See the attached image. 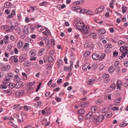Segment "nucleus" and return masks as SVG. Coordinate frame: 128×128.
Returning a JSON list of instances; mask_svg holds the SVG:
<instances>
[{
  "label": "nucleus",
  "instance_id": "obj_27",
  "mask_svg": "<svg viewBox=\"0 0 128 128\" xmlns=\"http://www.w3.org/2000/svg\"><path fill=\"white\" fill-rule=\"evenodd\" d=\"M11 4L10 2H6L5 4V6L6 8H8L11 6Z\"/></svg>",
  "mask_w": 128,
  "mask_h": 128
},
{
  "label": "nucleus",
  "instance_id": "obj_48",
  "mask_svg": "<svg viewBox=\"0 0 128 128\" xmlns=\"http://www.w3.org/2000/svg\"><path fill=\"white\" fill-rule=\"evenodd\" d=\"M44 50L43 48L40 50L39 52V54L40 55H41L43 53V52L44 51Z\"/></svg>",
  "mask_w": 128,
  "mask_h": 128
},
{
  "label": "nucleus",
  "instance_id": "obj_6",
  "mask_svg": "<svg viewBox=\"0 0 128 128\" xmlns=\"http://www.w3.org/2000/svg\"><path fill=\"white\" fill-rule=\"evenodd\" d=\"M10 66L9 65H6L3 67L1 69V70L3 71H8L10 69Z\"/></svg>",
  "mask_w": 128,
  "mask_h": 128
},
{
  "label": "nucleus",
  "instance_id": "obj_29",
  "mask_svg": "<svg viewBox=\"0 0 128 128\" xmlns=\"http://www.w3.org/2000/svg\"><path fill=\"white\" fill-rule=\"evenodd\" d=\"M79 114H82L85 112L84 110L82 108H81L78 110Z\"/></svg>",
  "mask_w": 128,
  "mask_h": 128
},
{
  "label": "nucleus",
  "instance_id": "obj_28",
  "mask_svg": "<svg viewBox=\"0 0 128 128\" xmlns=\"http://www.w3.org/2000/svg\"><path fill=\"white\" fill-rule=\"evenodd\" d=\"M26 57H24L23 55L21 56L20 57L19 62H21L24 60L26 59Z\"/></svg>",
  "mask_w": 128,
  "mask_h": 128
},
{
  "label": "nucleus",
  "instance_id": "obj_64",
  "mask_svg": "<svg viewBox=\"0 0 128 128\" xmlns=\"http://www.w3.org/2000/svg\"><path fill=\"white\" fill-rule=\"evenodd\" d=\"M5 13L7 14H9L10 12V10H9L8 9H6V10L5 12Z\"/></svg>",
  "mask_w": 128,
  "mask_h": 128
},
{
  "label": "nucleus",
  "instance_id": "obj_59",
  "mask_svg": "<svg viewBox=\"0 0 128 128\" xmlns=\"http://www.w3.org/2000/svg\"><path fill=\"white\" fill-rule=\"evenodd\" d=\"M119 62L118 61H116L114 63V66L115 67L117 66H118L119 64Z\"/></svg>",
  "mask_w": 128,
  "mask_h": 128
},
{
  "label": "nucleus",
  "instance_id": "obj_15",
  "mask_svg": "<svg viewBox=\"0 0 128 128\" xmlns=\"http://www.w3.org/2000/svg\"><path fill=\"white\" fill-rule=\"evenodd\" d=\"M15 85V88H20L21 85L23 84V82L21 81L18 82Z\"/></svg>",
  "mask_w": 128,
  "mask_h": 128
},
{
  "label": "nucleus",
  "instance_id": "obj_24",
  "mask_svg": "<svg viewBox=\"0 0 128 128\" xmlns=\"http://www.w3.org/2000/svg\"><path fill=\"white\" fill-rule=\"evenodd\" d=\"M22 45L23 43L22 41H20L18 42L17 46L18 48H20Z\"/></svg>",
  "mask_w": 128,
  "mask_h": 128
},
{
  "label": "nucleus",
  "instance_id": "obj_7",
  "mask_svg": "<svg viewBox=\"0 0 128 128\" xmlns=\"http://www.w3.org/2000/svg\"><path fill=\"white\" fill-rule=\"evenodd\" d=\"M104 9V7L103 6H101L97 8L95 11L96 13H99L102 11Z\"/></svg>",
  "mask_w": 128,
  "mask_h": 128
},
{
  "label": "nucleus",
  "instance_id": "obj_49",
  "mask_svg": "<svg viewBox=\"0 0 128 128\" xmlns=\"http://www.w3.org/2000/svg\"><path fill=\"white\" fill-rule=\"evenodd\" d=\"M120 100H121L120 98H118L114 100V102L116 103H119L120 102Z\"/></svg>",
  "mask_w": 128,
  "mask_h": 128
},
{
  "label": "nucleus",
  "instance_id": "obj_51",
  "mask_svg": "<svg viewBox=\"0 0 128 128\" xmlns=\"http://www.w3.org/2000/svg\"><path fill=\"white\" fill-rule=\"evenodd\" d=\"M8 26L7 25L2 26L1 27V28L2 30H5L7 28Z\"/></svg>",
  "mask_w": 128,
  "mask_h": 128
},
{
  "label": "nucleus",
  "instance_id": "obj_62",
  "mask_svg": "<svg viewBox=\"0 0 128 128\" xmlns=\"http://www.w3.org/2000/svg\"><path fill=\"white\" fill-rule=\"evenodd\" d=\"M10 38L11 40L12 41H14L15 40V38H14V36L12 35L10 36Z\"/></svg>",
  "mask_w": 128,
  "mask_h": 128
},
{
  "label": "nucleus",
  "instance_id": "obj_5",
  "mask_svg": "<svg viewBox=\"0 0 128 128\" xmlns=\"http://www.w3.org/2000/svg\"><path fill=\"white\" fill-rule=\"evenodd\" d=\"M122 82L121 80H117L116 85L117 89H119L120 90H121V88L122 86Z\"/></svg>",
  "mask_w": 128,
  "mask_h": 128
},
{
  "label": "nucleus",
  "instance_id": "obj_63",
  "mask_svg": "<svg viewBox=\"0 0 128 128\" xmlns=\"http://www.w3.org/2000/svg\"><path fill=\"white\" fill-rule=\"evenodd\" d=\"M124 65L126 67L128 66V61H125L124 62Z\"/></svg>",
  "mask_w": 128,
  "mask_h": 128
},
{
  "label": "nucleus",
  "instance_id": "obj_53",
  "mask_svg": "<svg viewBox=\"0 0 128 128\" xmlns=\"http://www.w3.org/2000/svg\"><path fill=\"white\" fill-rule=\"evenodd\" d=\"M20 105L19 104H15L14 105L13 107V109L14 110L18 108V106H20Z\"/></svg>",
  "mask_w": 128,
  "mask_h": 128
},
{
  "label": "nucleus",
  "instance_id": "obj_45",
  "mask_svg": "<svg viewBox=\"0 0 128 128\" xmlns=\"http://www.w3.org/2000/svg\"><path fill=\"white\" fill-rule=\"evenodd\" d=\"M103 78H108L109 77V74H104L103 76Z\"/></svg>",
  "mask_w": 128,
  "mask_h": 128
},
{
  "label": "nucleus",
  "instance_id": "obj_38",
  "mask_svg": "<svg viewBox=\"0 0 128 128\" xmlns=\"http://www.w3.org/2000/svg\"><path fill=\"white\" fill-rule=\"evenodd\" d=\"M5 85H1L0 86V88H1L2 89H6L7 88V86H8V85L6 84Z\"/></svg>",
  "mask_w": 128,
  "mask_h": 128
},
{
  "label": "nucleus",
  "instance_id": "obj_21",
  "mask_svg": "<svg viewBox=\"0 0 128 128\" xmlns=\"http://www.w3.org/2000/svg\"><path fill=\"white\" fill-rule=\"evenodd\" d=\"M20 80V78L19 77V76L18 75H16L15 76L14 79V82H19Z\"/></svg>",
  "mask_w": 128,
  "mask_h": 128
},
{
  "label": "nucleus",
  "instance_id": "obj_57",
  "mask_svg": "<svg viewBox=\"0 0 128 128\" xmlns=\"http://www.w3.org/2000/svg\"><path fill=\"white\" fill-rule=\"evenodd\" d=\"M55 99L57 102H60L61 100V99L58 97H56L55 98Z\"/></svg>",
  "mask_w": 128,
  "mask_h": 128
},
{
  "label": "nucleus",
  "instance_id": "obj_60",
  "mask_svg": "<svg viewBox=\"0 0 128 128\" xmlns=\"http://www.w3.org/2000/svg\"><path fill=\"white\" fill-rule=\"evenodd\" d=\"M42 85V83L41 82H40L39 83V85H38V87H37V89H36V91H38V90L40 88V86H41V85Z\"/></svg>",
  "mask_w": 128,
  "mask_h": 128
},
{
  "label": "nucleus",
  "instance_id": "obj_50",
  "mask_svg": "<svg viewBox=\"0 0 128 128\" xmlns=\"http://www.w3.org/2000/svg\"><path fill=\"white\" fill-rule=\"evenodd\" d=\"M124 42L122 41H119L118 42V44L120 46L122 44L124 43Z\"/></svg>",
  "mask_w": 128,
  "mask_h": 128
},
{
  "label": "nucleus",
  "instance_id": "obj_12",
  "mask_svg": "<svg viewBox=\"0 0 128 128\" xmlns=\"http://www.w3.org/2000/svg\"><path fill=\"white\" fill-rule=\"evenodd\" d=\"M29 54L31 57H34L36 55V51L34 50H32L30 52Z\"/></svg>",
  "mask_w": 128,
  "mask_h": 128
},
{
  "label": "nucleus",
  "instance_id": "obj_52",
  "mask_svg": "<svg viewBox=\"0 0 128 128\" xmlns=\"http://www.w3.org/2000/svg\"><path fill=\"white\" fill-rule=\"evenodd\" d=\"M52 64H48V65L46 67L47 69H50L52 66Z\"/></svg>",
  "mask_w": 128,
  "mask_h": 128
},
{
  "label": "nucleus",
  "instance_id": "obj_61",
  "mask_svg": "<svg viewBox=\"0 0 128 128\" xmlns=\"http://www.w3.org/2000/svg\"><path fill=\"white\" fill-rule=\"evenodd\" d=\"M87 14L89 15H92L93 14V12L91 11H89L87 12Z\"/></svg>",
  "mask_w": 128,
  "mask_h": 128
},
{
  "label": "nucleus",
  "instance_id": "obj_54",
  "mask_svg": "<svg viewBox=\"0 0 128 128\" xmlns=\"http://www.w3.org/2000/svg\"><path fill=\"white\" fill-rule=\"evenodd\" d=\"M118 52L116 51H115L113 52V55L114 56L116 57L118 56Z\"/></svg>",
  "mask_w": 128,
  "mask_h": 128
},
{
  "label": "nucleus",
  "instance_id": "obj_32",
  "mask_svg": "<svg viewBox=\"0 0 128 128\" xmlns=\"http://www.w3.org/2000/svg\"><path fill=\"white\" fill-rule=\"evenodd\" d=\"M112 113L110 112H108L106 113L104 116H106L108 118H110L112 116Z\"/></svg>",
  "mask_w": 128,
  "mask_h": 128
},
{
  "label": "nucleus",
  "instance_id": "obj_33",
  "mask_svg": "<svg viewBox=\"0 0 128 128\" xmlns=\"http://www.w3.org/2000/svg\"><path fill=\"white\" fill-rule=\"evenodd\" d=\"M90 54V52L88 51H86L83 54V56L84 57H87Z\"/></svg>",
  "mask_w": 128,
  "mask_h": 128
},
{
  "label": "nucleus",
  "instance_id": "obj_35",
  "mask_svg": "<svg viewBox=\"0 0 128 128\" xmlns=\"http://www.w3.org/2000/svg\"><path fill=\"white\" fill-rule=\"evenodd\" d=\"M103 100H96V103L97 104H100L103 103Z\"/></svg>",
  "mask_w": 128,
  "mask_h": 128
},
{
  "label": "nucleus",
  "instance_id": "obj_58",
  "mask_svg": "<svg viewBox=\"0 0 128 128\" xmlns=\"http://www.w3.org/2000/svg\"><path fill=\"white\" fill-rule=\"evenodd\" d=\"M16 26H13L12 25L11 26L10 28L12 30H15L16 29Z\"/></svg>",
  "mask_w": 128,
  "mask_h": 128
},
{
  "label": "nucleus",
  "instance_id": "obj_14",
  "mask_svg": "<svg viewBox=\"0 0 128 128\" xmlns=\"http://www.w3.org/2000/svg\"><path fill=\"white\" fill-rule=\"evenodd\" d=\"M23 32L24 34H26L29 33L28 28V26H26L24 28Z\"/></svg>",
  "mask_w": 128,
  "mask_h": 128
},
{
  "label": "nucleus",
  "instance_id": "obj_8",
  "mask_svg": "<svg viewBox=\"0 0 128 128\" xmlns=\"http://www.w3.org/2000/svg\"><path fill=\"white\" fill-rule=\"evenodd\" d=\"M106 32V31L103 28L100 29L98 30L97 31L98 34L100 35H102L104 34Z\"/></svg>",
  "mask_w": 128,
  "mask_h": 128
},
{
  "label": "nucleus",
  "instance_id": "obj_36",
  "mask_svg": "<svg viewBox=\"0 0 128 128\" xmlns=\"http://www.w3.org/2000/svg\"><path fill=\"white\" fill-rule=\"evenodd\" d=\"M48 61L50 63L52 62L54 60L53 59L52 56H50L48 57Z\"/></svg>",
  "mask_w": 128,
  "mask_h": 128
},
{
  "label": "nucleus",
  "instance_id": "obj_16",
  "mask_svg": "<svg viewBox=\"0 0 128 128\" xmlns=\"http://www.w3.org/2000/svg\"><path fill=\"white\" fill-rule=\"evenodd\" d=\"M94 82L95 80L94 79H90L88 81L87 83L88 85L91 86L94 84Z\"/></svg>",
  "mask_w": 128,
  "mask_h": 128
},
{
  "label": "nucleus",
  "instance_id": "obj_55",
  "mask_svg": "<svg viewBox=\"0 0 128 128\" xmlns=\"http://www.w3.org/2000/svg\"><path fill=\"white\" fill-rule=\"evenodd\" d=\"M110 81V79L108 78H104V82L106 83H107Z\"/></svg>",
  "mask_w": 128,
  "mask_h": 128
},
{
  "label": "nucleus",
  "instance_id": "obj_13",
  "mask_svg": "<svg viewBox=\"0 0 128 128\" xmlns=\"http://www.w3.org/2000/svg\"><path fill=\"white\" fill-rule=\"evenodd\" d=\"M100 56L96 53L93 54L92 56V58L94 60H99Z\"/></svg>",
  "mask_w": 128,
  "mask_h": 128
},
{
  "label": "nucleus",
  "instance_id": "obj_39",
  "mask_svg": "<svg viewBox=\"0 0 128 128\" xmlns=\"http://www.w3.org/2000/svg\"><path fill=\"white\" fill-rule=\"evenodd\" d=\"M128 124L124 123V122L121 123L120 125V126L121 127H124L126 126Z\"/></svg>",
  "mask_w": 128,
  "mask_h": 128
},
{
  "label": "nucleus",
  "instance_id": "obj_34",
  "mask_svg": "<svg viewBox=\"0 0 128 128\" xmlns=\"http://www.w3.org/2000/svg\"><path fill=\"white\" fill-rule=\"evenodd\" d=\"M112 45L111 44H106L105 46V47L106 48H111L112 47Z\"/></svg>",
  "mask_w": 128,
  "mask_h": 128
},
{
  "label": "nucleus",
  "instance_id": "obj_41",
  "mask_svg": "<svg viewBox=\"0 0 128 128\" xmlns=\"http://www.w3.org/2000/svg\"><path fill=\"white\" fill-rule=\"evenodd\" d=\"M112 109L114 111H118L119 110L118 107L117 106H114L113 108H112Z\"/></svg>",
  "mask_w": 128,
  "mask_h": 128
},
{
  "label": "nucleus",
  "instance_id": "obj_2",
  "mask_svg": "<svg viewBox=\"0 0 128 128\" xmlns=\"http://www.w3.org/2000/svg\"><path fill=\"white\" fill-rule=\"evenodd\" d=\"M104 118V116L102 115H100L98 116H97L96 115H94L92 116L91 121H95L98 122H100L103 120Z\"/></svg>",
  "mask_w": 128,
  "mask_h": 128
},
{
  "label": "nucleus",
  "instance_id": "obj_42",
  "mask_svg": "<svg viewBox=\"0 0 128 128\" xmlns=\"http://www.w3.org/2000/svg\"><path fill=\"white\" fill-rule=\"evenodd\" d=\"M108 110V108H104L102 110V113H105L107 112Z\"/></svg>",
  "mask_w": 128,
  "mask_h": 128
},
{
  "label": "nucleus",
  "instance_id": "obj_3",
  "mask_svg": "<svg viewBox=\"0 0 128 128\" xmlns=\"http://www.w3.org/2000/svg\"><path fill=\"white\" fill-rule=\"evenodd\" d=\"M73 10H74L75 12H78L80 13H84V11L81 8L78 7H74L72 8Z\"/></svg>",
  "mask_w": 128,
  "mask_h": 128
},
{
  "label": "nucleus",
  "instance_id": "obj_4",
  "mask_svg": "<svg viewBox=\"0 0 128 128\" xmlns=\"http://www.w3.org/2000/svg\"><path fill=\"white\" fill-rule=\"evenodd\" d=\"M3 82L4 84H7L8 87L12 89L14 87H15V85L14 84L10 83V82L7 81L6 82L5 81V80H4L3 81Z\"/></svg>",
  "mask_w": 128,
  "mask_h": 128
},
{
  "label": "nucleus",
  "instance_id": "obj_44",
  "mask_svg": "<svg viewBox=\"0 0 128 128\" xmlns=\"http://www.w3.org/2000/svg\"><path fill=\"white\" fill-rule=\"evenodd\" d=\"M116 85L115 84H113L110 85V88H112V89L115 90L116 88Z\"/></svg>",
  "mask_w": 128,
  "mask_h": 128
},
{
  "label": "nucleus",
  "instance_id": "obj_26",
  "mask_svg": "<svg viewBox=\"0 0 128 128\" xmlns=\"http://www.w3.org/2000/svg\"><path fill=\"white\" fill-rule=\"evenodd\" d=\"M114 66H111L108 69V72L110 73H112L114 70Z\"/></svg>",
  "mask_w": 128,
  "mask_h": 128
},
{
  "label": "nucleus",
  "instance_id": "obj_23",
  "mask_svg": "<svg viewBox=\"0 0 128 128\" xmlns=\"http://www.w3.org/2000/svg\"><path fill=\"white\" fill-rule=\"evenodd\" d=\"M89 104V102H85L80 104V106L82 107H84V106H86Z\"/></svg>",
  "mask_w": 128,
  "mask_h": 128
},
{
  "label": "nucleus",
  "instance_id": "obj_30",
  "mask_svg": "<svg viewBox=\"0 0 128 128\" xmlns=\"http://www.w3.org/2000/svg\"><path fill=\"white\" fill-rule=\"evenodd\" d=\"M24 110L28 111V110H30L31 108V107L30 106H24Z\"/></svg>",
  "mask_w": 128,
  "mask_h": 128
},
{
  "label": "nucleus",
  "instance_id": "obj_18",
  "mask_svg": "<svg viewBox=\"0 0 128 128\" xmlns=\"http://www.w3.org/2000/svg\"><path fill=\"white\" fill-rule=\"evenodd\" d=\"M31 62L28 61H26L24 62V65L26 66H29L31 65Z\"/></svg>",
  "mask_w": 128,
  "mask_h": 128
},
{
  "label": "nucleus",
  "instance_id": "obj_20",
  "mask_svg": "<svg viewBox=\"0 0 128 128\" xmlns=\"http://www.w3.org/2000/svg\"><path fill=\"white\" fill-rule=\"evenodd\" d=\"M84 2V0H82L81 1H77L74 2V4L75 5H78L80 4H82Z\"/></svg>",
  "mask_w": 128,
  "mask_h": 128
},
{
  "label": "nucleus",
  "instance_id": "obj_22",
  "mask_svg": "<svg viewBox=\"0 0 128 128\" xmlns=\"http://www.w3.org/2000/svg\"><path fill=\"white\" fill-rule=\"evenodd\" d=\"M120 52H123L124 51H128V50L125 47L123 46H121L120 47Z\"/></svg>",
  "mask_w": 128,
  "mask_h": 128
},
{
  "label": "nucleus",
  "instance_id": "obj_40",
  "mask_svg": "<svg viewBox=\"0 0 128 128\" xmlns=\"http://www.w3.org/2000/svg\"><path fill=\"white\" fill-rule=\"evenodd\" d=\"M47 4V2H42L40 4V6H46Z\"/></svg>",
  "mask_w": 128,
  "mask_h": 128
},
{
  "label": "nucleus",
  "instance_id": "obj_56",
  "mask_svg": "<svg viewBox=\"0 0 128 128\" xmlns=\"http://www.w3.org/2000/svg\"><path fill=\"white\" fill-rule=\"evenodd\" d=\"M29 47V44L27 43H25L23 48Z\"/></svg>",
  "mask_w": 128,
  "mask_h": 128
},
{
  "label": "nucleus",
  "instance_id": "obj_1",
  "mask_svg": "<svg viewBox=\"0 0 128 128\" xmlns=\"http://www.w3.org/2000/svg\"><path fill=\"white\" fill-rule=\"evenodd\" d=\"M76 27L77 29L80 31L83 34L86 33L88 32L87 27H85L84 24L82 23H78L76 25Z\"/></svg>",
  "mask_w": 128,
  "mask_h": 128
},
{
  "label": "nucleus",
  "instance_id": "obj_10",
  "mask_svg": "<svg viewBox=\"0 0 128 128\" xmlns=\"http://www.w3.org/2000/svg\"><path fill=\"white\" fill-rule=\"evenodd\" d=\"M13 76V74L12 73H10L8 74L6 77V78L4 80L6 82L9 80Z\"/></svg>",
  "mask_w": 128,
  "mask_h": 128
},
{
  "label": "nucleus",
  "instance_id": "obj_19",
  "mask_svg": "<svg viewBox=\"0 0 128 128\" xmlns=\"http://www.w3.org/2000/svg\"><path fill=\"white\" fill-rule=\"evenodd\" d=\"M128 53V51H126L125 52H123L122 54V56L119 57V59L120 60L122 59Z\"/></svg>",
  "mask_w": 128,
  "mask_h": 128
},
{
  "label": "nucleus",
  "instance_id": "obj_47",
  "mask_svg": "<svg viewBox=\"0 0 128 128\" xmlns=\"http://www.w3.org/2000/svg\"><path fill=\"white\" fill-rule=\"evenodd\" d=\"M51 45L52 46H54L55 45V42L54 39H51Z\"/></svg>",
  "mask_w": 128,
  "mask_h": 128
},
{
  "label": "nucleus",
  "instance_id": "obj_31",
  "mask_svg": "<svg viewBox=\"0 0 128 128\" xmlns=\"http://www.w3.org/2000/svg\"><path fill=\"white\" fill-rule=\"evenodd\" d=\"M127 8H128L126 7L125 6H123L122 8V13L123 14L125 13L126 12V11L127 10Z\"/></svg>",
  "mask_w": 128,
  "mask_h": 128
},
{
  "label": "nucleus",
  "instance_id": "obj_25",
  "mask_svg": "<svg viewBox=\"0 0 128 128\" xmlns=\"http://www.w3.org/2000/svg\"><path fill=\"white\" fill-rule=\"evenodd\" d=\"M97 109V107L96 106H93L91 108L92 111L93 112H95Z\"/></svg>",
  "mask_w": 128,
  "mask_h": 128
},
{
  "label": "nucleus",
  "instance_id": "obj_11",
  "mask_svg": "<svg viewBox=\"0 0 128 128\" xmlns=\"http://www.w3.org/2000/svg\"><path fill=\"white\" fill-rule=\"evenodd\" d=\"M88 68V70H90L91 68V67L89 66L88 64H84L82 67V69L84 71H86Z\"/></svg>",
  "mask_w": 128,
  "mask_h": 128
},
{
  "label": "nucleus",
  "instance_id": "obj_37",
  "mask_svg": "<svg viewBox=\"0 0 128 128\" xmlns=\"http://www.w3.org/2000/svg\"><path fill=\"white\" fill-rule=\"evenodd\" d=\"M105 56V54H103L100 57H99V60H102L104 58Z\"/></svg>",
  "mask_w": 128,
  "mask_h": 128
},
{
  "label": "nucleus",
  "instance_id": "obj_9",
  "mask_svg": "<svg viewBox=\"0 0 128 128\" xmlns=\"http://www.w3.org/2000/svg\"><path fill=\"white\" fill-rule=\"evenodd\" d=\"M35 83V82H32L28 83L27 84V86L30 88V89H33L35 87L34 84Z\"/></svg>",
  "mask_w": 128,
  "mask_h": 128
},
{
  "label": "nucleus",
  "instance_id": "obj_46",
  "mask_svg": "<svg viewBox=\"0 0 128 128\" xmlns=\"http://www.w3.org/2000/svg\"><path fill=\"white\" fill-rule=\"evenodd\" d=\"M12 44L9 45L7 47V50H10L12 49Z\"/></svg>",
  "mask_w": 128,
  "mask_h": 128
},
{
  "label": "nucleus",
  "instance_id": "obj_17",
  "mask_svg": "<svg viewBox=\"0 0 128 128\" xmlns=\"http://www.w3.org/2000/svg\"><path fill=\"white\" fill-rule=\"evenodd\" d=\"M92 114V112H90L86 116L85 119L86 120L90 119L91 117Z\"/></svg>",
  "mask_w": 128,
  "mask_h": 128
},
{
  "label": "nucleus",
  "instance_id": "obj_43",
  "mask_svg": "<svg viewBox=\"0 0 128 128\" xmlns=\"http://www.w3.org/2000/svg\"><path fill=\"white\" fill-rule=\"evenodd\" d=\"M18 92V94L20 96H22L24 94V91L23 90H20Z\"/></svg>",
  "mask_w": 128,
  "mask_h": 128
}]
</instances>
